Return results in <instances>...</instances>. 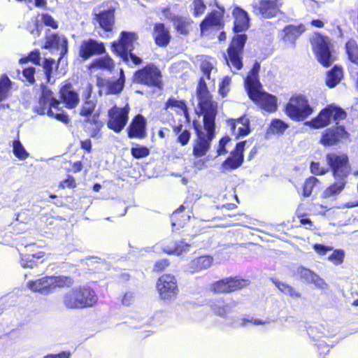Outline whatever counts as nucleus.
Instances as JSON below:
<instances>
[{"mask_svg": "<svg viewBox=\"0 0 358 358\" xmlns=\"http://www.w3.org/2000/svg\"><path fill=\"white\" fill-rule=\"evenodd\" d=\"M199 114L203 115V127L196 120L192 121L195 138L192 143V155L201 158L209 151L211 142L215 137V119L218 113V103L208 90L203 77L199 78L196 88Z\"/></svg>", "mask_w": 358, "mask_h": 358, "instance_id": "f257e3e1", "label": "nucleus"}, {"mask_svg": "<svg viewBox=\"0 0 358 358\" xmlns=\"http://www.w3.org/2000/svg\"><path fill=\"white\" fill-rule=\"evenodd\" d=\"M40 89L41 94L34 111L41 115H47L64 124H69V116L61 103H64V107L70 110L76 108L79 104V94L72 83L66 80L59 85V99L56 98L54 92L46 85L41 84Z\"/></svg>", "mask_w": 358, "mask_h": 358, "instance_id": "f03ea898", "label": "nucleus"}, {"mask_svg": "<svg viewBox=\"0 0 358 358\" xmlns=\"http://www.w3.org/2000/svg\"><path fill=\"white\" fill-rule=\"evenodd\" d=\"M328 171L334 180L323 192V198L327 199L341 194L346 187L348 179L352 174L350 157L343 152H329L325 157Z\"/></svg>", "mask_w": 358, "mask_h": 358, "instance_id": "7ed1b4c3", "label": "nucleus"}, {"mask_svg": "<svg viewBox=\"0 0 358 358\" xmlns=\"http://www.w3.org/2000/svg\"><path fill=\"white\" fill-rule=\"evenodd\" d=\"M261 65L255 61L244 78V87L248 97L261 110L269 113H274L278 109L277 97L263 90V86L259 78Z\"/></svg>", "mask_w": 358, "mask_h": 358, "instance_id": "20e7f679", "label": "nucleus"}, {"mask_svg": "<svg viewBox=\"0 0 358 358\" xmlns=\"http://www.w3.org/2000/svg\"><path fill=\"white\" fill-rule=\"evenodd\" d=\"M138 40L137 33L122 31L117 40L110 43L111 51L128 66H139L143 63V59L133 52L135 48L134 43Z\"/></svg>", "mask_w": 358, "mask_h": 358, "instance_id": "39448f33", "label": "nucleus"}, {"mask_svg": "<svg viewBox=\"0 0 358 358\" xmlns=\"http://www.w3.org/2000/svg\"><path fill=\"white\" fill-rule=\"evenodd\" d=\"M98 299L96 292L87 286L73 287L62 296L64 306L70 310L92 308L97 304Z\"/></svg>", "mask_w": 358, "mask_h": 358, "instance_id": "423d86ee", "label": "nucleus"}, {"mask_svg": "<svg viewBox=\"0 0 358 358\" xmlns=\"http://www.w3.org/2000/svg\"><path fill=\"white\" fill-rule=\"evenodd\" d=\"M347 113L342 108L334 104H327L317 115L304 125L312 129H320L329 126L333 122L336 123L347 118Z\"/></svg>", "mask_w": 358, "mask_h": 358, "instance_id": "0eeeda50", "label": "nucleus"}, {"mask_svg": "<svg viewBox=\"0 0 358 358\" xmlns=\"http://www.w3.org/2000/svg\"><path fill=\"white\" fill-rule=\"evenodd\" d=\"M310 45L315 59L323 67H329L335 61L334 45L329 36L315 33Z\"/></svg>", "mask_w": 358, "mask_h": 358, "instance_id": "6e6552de", "label": "nucleus"}, {"mask_svg": "<svg viewBox=\"0 0 358 358\" xmlns=\"http://www.w3.org/2000/svg\"><path fill=\"white\" fill-rule=\"evenodd\" d=\"M284 112L290 120L303 122L314 113V108L305 95L298 94L289 98L284 106Z\"/></svg>", "mask_w": 358, "mask_h": 358, "instance_id": "1a4fd4ad", "label": "nucleus"}, {"mask_svg": "<svg viewBox=\"0 0 358 358\" xmlns=\"http://www.w3.org/2000/svg\"><path fill=\"white\" fill-rule=\"evenodd\" d=\"M132 82L157 90H162L164 86L162 73L159 67L153 63H148L136 70L133 74Z\"/></svg>", "mask_w": 358, "mask_h": 358, "instance_id": "9d476101", "label": "nucleus"}, {"mask_svg": "<svg viewBox=\"0 0 358 358\" xmlns=\"http://www.w3.org/2000/svg\"><path fill=\"white\" fill-rule=\"evenodd\" d=\"M248 39L245 34H235L231 39L224 55L227 65L235 71H240L243 67L244 48Z\"/></svg>", "mask_w": 358, "mask_h": 358, "instance_id": "9b49d317", "label": "nucleus"}, {"mask_svg": "<svg viewBox=\"0 0 358 358\" xmlns=\"http://www.w3.org/2000/svg\"><path fill=\"white\" fill-rule=\"evenodd\" d=\"M156 289L161 300L168 302L173 301L179 294L176 277L170 273L162 275L157 280Z\"/></svg>", "mask_w": 358, "mask_h": 358, "instance_id": "f8f14e48", "label": "nucleus"}, {"mask_svg": "<svg viewBox=\"0 0 358 358\" xmlns=\"http://www.w3.org/2000/svg\"><path fill=\"white\" fill-rule=\"evenodd\" d=\"M248 280L240 276H229L213 282L210 289L217 294H230L243 289L249 285Z\"/></svg>", "mask_w": 358, "mask_h": 358, "instance_id": "ddd939ff", "label": "nucleus"}, {"mask_svg": "<svg viewBox=\"0 0 358 358\" xmlns=\"http://www.w3.org/2000/svg\"><path fill=\"white\" fill-rule=\"evenodd\" d=\"M350 138V133L343 124L338 122L334 125L327 128L322 133L319 143L324 147H334Z\"/></svg>", "mask_w": 358, "mask_h": 358, "instance_id": "4468645a", "label": "nucleus"}, {"mask_svg": "<svg viewBox=\"0 0 358 358\" xmlns=\"http://www.w3.org/2000/svg\"><path fill=\"white\" fill-rule=\"evenodd\" d=\"M130 108L129 105L120 108L116 105L108 110L107 127L115 133H120L127 125Z\"/></svg>", "mask_w": 358, "mask_h": 358, "instance_id": "2eb2a0df", "label": "nucleus"}, {"mask_svg": "<svg viewBox=\"0 0 358 358\" xmlns=\"http://www.w3.org/2000/svg\"><path fill=\"white\" fill-rule=\"evenodd\" d=\"M125 75L122 69H120L119 78L111 80L101 76L96 77V85L99 88V94L101 95H116L122 92L125 85Z\"/></svg>", "mask_w": 358, "mask_h": 358, "instance_id": "dca6fc26", "label": "nucleus"}, {"mask_svg": "<svg viewBox=\"0 0 358 358\" xmlns=\"http://www.w3.org/2000/svg\"><path fill=\"white\" fill-rule=\"evenodd\" d=\"M162 13L172 23L176 34L187 36L192 32L195 24L189 17L176 15L171 13L169 8H163Z\"/></svg>", "mask_w": 358, "mask_h": 358, "instance_id": "f3484780", "label": "nucleus"}, {"mask_svg": "<svg viewBox=\"0 0 358 358\" xmlns=\"http://www.w3.org/2000/svg\"><path fill=\"white\" fill-rule=\"evenodd\" d=\"M283 0H259L252 4V12L264 19H271L281 15Z\"/></svg>", "mask_w": 358, "mask_h": 358, "instance_id": "a211bd4d", "label": "nucleus"}, {"mask_svg": "<svg viewBox=\"0 0 358 358\" xmlns=\"http://www.w3.org/2000/svg\"><path fill=\"white\" fill-rule=\"evenodd\" d=\"M106 53L105 44L102 41L89 38L83 40L78 48V57L82 61H86L94 56Z\"/></svg>", "mask_w": 358, "mask_h": 358, "instance_id": "6ab92c4d", "label": "nucleus"}, {"mask_svg": "<svg viewBox=\"0 0 358 358\" xmlns=\"http://www.w3.org/2000/svg\"><path fill=\"white\" fill-rule=\"evenodd\" d=\"M224 9L221 7L208 12L199 24L201 36L205 35L211 28L222 29L224 26Z\"/></svg>", "mask_w": 358, "mask_h": 358, "instance_id": "aec40b11", "label": "nucleus"}, {"mask_svg": "<svg viewBox=\"0 0 358 358\" xmlns=\"http://www.w3.org/2000/svg\"><path fill=\"white\" fill-rule=\"evenodd\" d=\"M246 141L238 142L230 155L222 163V168L224 171H231L241 167L244 162V150Z\"/></svg>", "mask_w": 358, "mask_h": 358, "instance_id": "412c9836", "label": "nucleus"}, {"mask_svg": "<svg viewBox=\"0 0 358 358\" xmlns=\"http://www.w3.org/2000/svg\"><path fill=\"white\" fill-rule=\"evenodd\" d=\"M226 124L236 140L248 136L251 131L250 122L245 115L238 118L227 119Z\"/></svg>", "mask_w": 358, "mask_h": 358, "instance_id": "4be33fe9", "label": "nucleus"}, {"mask_svg": "<svg viewBox=\"0 0 358 358\" xmlns=\"http://www.w3.org/2000/svg\"><path fill=\"white\" fill-rule=\"evenodd\" d=\"M147 122L141 114H137L131 120L127 128L129 138L143 139L147 136Z\"/></svg>", "mask_w": 358, "mask_h": 358, "instance_id": "5701e85b", "label": "nucleus"}, {"mask_svg": "<svg viewBox=\"0 0 358 358\" xmlns=\"http://www.w3.org/2000/svg\"><path fill=\"white\" fill-rule=\"evenodd\" d=\"M163 110L169 113V110H173L177 115H182L187 122L190 121L189 109L187 101L185 99H178L174 96L167 99L163 106Z\"/></svg>", "mask_w": 358, "mask_h": 358, "instance_id": "b1692460", "label": "nucleus"}, {"mask_svg": "<svg viewBox=\"0 0 358 358\" xmlns=\"http://www.w3.org/2000/svg\"><path fill=\"white\" fill-rule=\"evenodd\" d=\"M115 63L114 59L108 54L105 53L103 56L96 57L93 59L86 66V69L87 73L90 75H92L98 70L112 72L115 69Z\"/></svg>", "mask_w": 358, "mask_h": 358, "instance_id": "393cba45", "label": "nucleus"}, {"mask_svg": "<svg viewBox=\"0 0 358 358\" xmlns=\"http://www.w3.org/2000/svg\"><path fill=\"white\" fill-rule=\"evenodd\" d=\"M306 29L305 25L302 23L297 25H286L281 31V41L294 46L297 39L305 32Z\"/></svg>", "mask_w": 358, "mask_h": 358, "instance_id": "a878e982", "label": "nucleus"}, {"mask_svg": "<svg viewBox=\"0 0 358 358\" xmlns=\"http://www.w3.org/2000/svg\"><path fill=\"white\" fill-rule=\"evenodd\" d=\"M152 38L157 46L166 48L171 41V35L168 27L163 22H156L153 25Z\"/></svg>", "mask_w": 358, "mask_h": 358, "instance_id": "bb28decb", "label": "nucleus"}, {"mask_svg": "<svg viewBox=\"0 0 358 358\" xmlns=\"http://www.w3.org/2000/svg\"><path fill=\"white\" fill-rule=\"evenodd\" d=\"M234 18L233 31L239 33L247 30L249 27L248 13L240 7H236L232 12Z\"/></svg>", "mask_w": 358, "mask_h": 358, "instance_id": "cd10ccee", "label": "nucleus"}, {"mask_svg": "<svg viewBox=\"0 0 358 358\" xmlns=\"http://www.w3.org/2000/svg\"><path fill=\"white\" fill-rule=\"evenodd\" d=\"M51 276H45L36 280H29L27 287L34 292L48 294L53 291Z\"/></svg>", "mask_w": 358, "mask_h": 358, "instance_id": "c85d7f7f", "label": "nucleus"}, {"mask_svg": "<svg viewBox=\"0 0 358 358\" xmlns=\"http://www.w3.org/2000/svg\"><path fill=\"white\" fill-rule=\"evenodd\" d=\"M94 19L98 22L100 27L106 32L113 29L115 24V10L108 9L95 14Z\"/></svg>", "mask_w": 358, "mask_h": 358, "instance_id": "c756f323", "label": "nucleus"}, {"mask_svg": "<svg viewBox=\"0 0 358 358\" xmlns=\"http://www.w3.org/2000/svg\"><path fill=\"white\" fill-rule=\"evenodd\" d=\"M236 304V301H228L227 299L222 297L212 301L210 307L215 314L222 317H227Z\"/></svg>", "mask_w": 358, "mask_h": 358, "instance_id": "7c9ffc66", "label": "nucleus"}, {"mask_svg": "<svg viewBox=\"0 0 358 358\" xmlns=\"http://www.w3.org/2000/svg\"><path fill=\"white\" fill-rule=\"evenodd\" d=\"M99 117L100 113L96 112L92 116L85 118L83 121L85 131L89 133L91 138L97 137L103 126V123L99 119Z\"/></svg>", "mask_w": 358, "mask_h": 358, "instance_id": "2f4dec72", "label": "nucleus"}, {"mask_svg": "<svg viewBox=\"0 0 358 358\" xmlns=\"http://www.w3.org/2000/svg\"><path fill=\"white\" fill-rule=\"evenodd\" d=\"M172 131L176 136V143L181 147L186 146L190 142L192 133L189 129L185 128L182 123L179 122L171 127Z\"/></svg>", "mask_w": 358, "mask_h": 358, "instance_id": "473e14b6", "label": "nucleus"}, {"mask_svg": "<svg viewBox=\"0 0 358 358\" xmlns=\"http://www.w3.org/2000/svg\"><path fill=\"white\" fill-rule=\"evenodd\" d=\"M344 71L341 65L335 64L326 73L325 84L329 88L338 85L343 78Z\"/></svg>", "mask_w": 358, "mask_h": 358, "instance_id": "72a5a7b5", "label": "nucleus"}, {"mask_svg": "<svg viewBox=\"0 0 358 358\" xmlns=\"http://www.w3.org/2000/svg\"><path fill=\"white\" fill-rule=\"evenodd\" d=\"M213 258L209 255H202L193 259L187 265V271L192 273L201 271L210 266Z\"/></svg>", "mask_w": 358, "mask_h": 358, "instance_id": "f704fd0d", "label": "nucleus"}, {"mask_svg": "<svg viewBox=\"0 0 358 358\" xmlns=\"http://www.w3.org/2000/svg\"><path fill=\"white\" fill-rule=\"evenodd\" d=\"M347 59L352 64L358 66V43L354 38H349L344 46Z\"/></svg>", "mask_w": 358, "mask_h": 358, "instance_id": "c9c22d12", "label": "nucleus"}, {"mask_svg": "<svg viewBox=\"0 0 358 358\" xmlns=\"http://www.w3.org/2000/svg\"><path fill=\"white\" fill-rule=\"evenodd\" d=\"M190 246L189 243L184 242L183 241H171L163 248V251L168 255H180L183 252L187 250Z\"/></svg>", "mask_w": 358, "mask_h": 358, "instance_id": "e433bc0d", "label": "nucleus"}, {"mask_svg": "<svg viewBox=\"0 0 358 358\" xmlns=\"http://www.w3.org/2000/svg\"><path fill=\"white\" fill-rule=\"evenodd\" d=\"M96 102L91 99V90L89 92L88 95L86 96L83 103H82L79 109V115L81 117L87 118L93 115L96 111Z\"/></svg>", "mask_w": 358, "mask_h": 358, "instance_id": "4c0bfd02", "label": "nucleus"}, {"mask_svg": "<svg viewBox=\"0 0 358 358\" xmlns=\"http://www.w3.org/2000/svg\"><path fill=\"white\" fill-rule=\"evenodd\" d=\"M289 127L288 123L280 119L274 118L271 120L267 128L266 134L268 135L282 136Z\"/></svg>", "mask_w": 358, "mask_h": 358, "instance_id": "58836bf2", "label": "nucleus"}, {"mask_svg": "<svg viewBox=\"0 0 358 358\" xmlns=\"http://www.w3.org/2000/svg\"><path fill=\"white\" fill-rule=\"evenodd\" d=\"M271 282L284 294L292 298H300L301 296V293L297 292L292 286L281 282L277 278H272Z\"/></svg>", "mask_w": 358, "mask_h": 358, "instance_id": "ea45409f", "label": "nucleus"}, {"mask_svg": "<svg viewBox=\"0 0 358 358\" xmlns=\"http://www.w3.org/2000/svg\"><path fill=\"white\" fill-rule=\"evenodd\" d=\"M320 182V180L313 176L308 177L302 185L301 196L309 197L313 192V188Z\"/></svg>", "mask_w": 358, "mask_h": 358, "instance_id": "a19ab883", "label": "nucleus"}, {"mask_svg": "<svg viewBox=\"0 0 358 358\" xmlns=\"http://www.w3.org/2000/svg\"><path fill=\"white\" fill-rule=\"evenodd\" d=\"M12 82L6 74L0 78V102L8 97V92L11 87Z\"/></svg>", "mask_w": 358, "mask_h": 358, "instance_id": "79ce46f5", "label": "nucleus"}, {"mask_svg": "<svg viewBox=\"0 0 358 358\" xmlns=\"http://www.w3.org/2000/svg\"><path fill=\"white\" fill-rule=\"evenodd\" d=\"M61 43L62 37L57 34H52L46 36L45 41L43 45L42 48L46 50L51 48L59 49Z\"/></svg>", "mask_w": 358, "mask_h": 358, "instance_id": "37998d69", "label": "nucleus"}, {"mask_svg": "<svg viewBox=\"0 0 358 358\" xmlns=\"http://www.w3.org/2000/svg\"><path fill=\"white\" fill-rule=\"evenodd\" d=\"M41 262L42 260L36 259L33 255H30L26 251L21 254L20 264L23 268H33Z\"/></svg>", "mask_w": 358, "mask_h": 358, "instance_id": "c03bdc74", "label": "nucleus"}, {"mask_svg": "<svg viewBox=\"0 0 358 358\" xmlns=\"http://www.w3.org/2000/svg\"><path fill=\"white\" fill-rule=\"evenodd\" d=\"M13 148L14 155L20 160H24L28 157L29 154L22 145L18 137L13 141Z\"/></svg>", "mask_w": 358, "mask_h": 358, "instance_id": "a18cd8bd", "label": "nucleus"}, {"mask_svg": "<svg viewBox=\"0 0 358 358\" xmlns=\"http://www.w3.org/2000/svg\"><path fill=\"white\" fill-rule=\"evenodd\" d=\"M150 154V149L138 143L131 148V155L134 159H142L147 157Z\"/></svg>", "mask_w": 358, "mask_h": 358, "instance_id": "49530a36", "label": "nucleus"}, {"mask_svg": "<svg viewBox=\"0 0 358 358\" xmlns=\"http://www.w3.org/2000/svg\"><path fill=\"white\" fill-rule=\"evenodd\" d=\"M299 273L301 278H303L308 282L316 283L317 280L322 281V280L315 273L305 267L299 268Z\"/></svg>", "mask_w": 358, "mask_h": 358, "instance_id": "de8ad7c7", "label": "nucleus"}, {"mask_svg": "<svg viewBox=\"0 0 358 358\" xmlns=\"http://www.w3.org/2000/svg\"><path fill=\"white\" fill-rule=\"evenodd\" d=\"M207 8L203 0H192V13L194 17H199L204 14Z\"/></svg>", "mask_w": 358, "mask_h": 358, "instance_id": "09e8293b", "label": "nucleus"}, {"mask_svg": "<svg viewBox=\"0 0 358 358\" xmlns=\"http://www.w3.org/2000/svg\"><path fill=\"white\" fill-rule=\"evenodd\" d=\"M52 282L53 284L52 288L53 290L56 287H69L72 283V280L71 278L67 276H51Z\"/></svg>", "mask_w": 358, "mask_h": 358, "instance_id": "8fccbe9b", "label": "nucleus"}, {"mask_svg": "<svg viewBox=\"0 0 358 358\" xmlns=\"http://www.w3.org/2000/svg\"><path fill=\"white\" fill-rule=\"evenodd\" d=\"M55 64V61L52 58H45L43 60V69L44 71L45 77L47 83L50 81V79L53 74V68Z\"/></svg>", "mask_w": 358, "mask_h": 358, "instance_id": "3c124183", "label": "nucleus"}, {"mask_svg": "<svg viewBox=\"0 0 358 358\" xmlns=\"http://www.w3.org/2000/svg\"><path fill=\"white\" fill-rule=\"evenodd\" d=\"M36 69L34 66L24 68L22 71L23 78L22 81L27 83L29 85H34L36 83L35 79Z\"/></svg>", "mask_w": 358, "mask_h": 358, "instance_id": "603ef678", "label": "nucleus"}, {"mask_svg": "<svg viewBox=\"0 0 358 358\" xmlns=\"http://www.w3.org/2000/svg\"><path fill=\"white\" fill-rule=\"evenodd\" d=\"M231 83V78L229 76H224L221 82L219 83L218 92L219 94L224 98L227 96L230 90V85Z\"/></svg>", "mask_w": 358, "mask_h": 358, "instance_id": "864d4df0", "label": "nucleus"}, {"mask_svg": "<svg viewBox=\"0 0 358 358\" xmlns=\"http://www.w3.org/2000/svg\"><path fill=\"white\" fill-rule=\"evenodd\" d=\"M185 209V207L181 205L177 210H176L171 215V222L173 226H176L178 227H182L185 221L186 220L185 218H183L181 220V215L180 213L182 211H183Z\"/></svg>", "mask_w": 358, "mask_h": 358, "instance_id": "5fc2aeb1", "label": "nucleus"}, {"mask_svg": "<svg viewBox=\"0 0 358 358\" xmlns=\"http://www.w3.org/2000/svg\"><path fill=\"white\" fill-rule=\"evenodd\" d=\"M24 251L30 255H33V256L36 257V259H39L41 260L45 256V252L41 250V248L37 246L35 243H31L26 245Z\"/></svg>", "mask_w": 358, "mask_h": 358, "instance_id": "6e6d98bb", "label": "nucleus"}, {"mask_svg": "<svg viewBox=\"0 0 358 358\" xmlns=\"http://www.w3.org/2000/svg\"><path fill=\"white\" fill-rule=\"evenodd\" d=\"M345 252L341 249H336L329 256L328 259L335 265H339L344 261Z\"/></svg>", "mask_w": 358, "mask_h": 358, "instance_id": "4d7b16f0", "label": "nucleus"}, {"mask_svg": "<svg viewBox=\"0 0 358 358\" xmlns=\"http://www.w3.org/2000/svg\"><path fill=\"white\" fill-rule=\"evenodd\" d=\"M76 187L77 182L76 181V179L71 175H68L66 176V178L62 180L58 185V188L62 189H64L66 188L74 189Z\"/></svg>", "mask_w": 358, "mask_h": 358, "instance_id": "13d9d810", "label": "nucleus"}, {"mask_svg": "<svg viewBox=\"0 0 358 358\" xmlns=\"http://www.w3.org/2000/svg\"><path fill=\"white\" fill-rule=\"evenodd\" d=\"M310 171L315 176H323L328 172V168H324L318 162H311Z\"/></svg>", "mask_w": 358, "mask_h": 358, "instance_id": "bf43d9fd", "label": "nucleus"}, {"mask_svg": "<svg viewBox=\"0 0 358 358\" xmlns=\"http://www.w3.org/2000/svg\"><path fill=\"white\" fill-rule=\"evenodd\" d=\"M231 141V138L228 136H223L219 140L218 145L216 150L217 156L224 155L228 151L226 148V145Z\"/></svg>", "mask_w": 358, "mask_h": 358, "instance_id": "052dcab7", "label": "nucleus"}, {"mask_svg": "<svg viewBox=\"0 0 358 358\" xmlns=\"http://www.w3.org/2000/svg\"><path fill=\"white\" fill-rule=\"evenodd\" d=\"M169 265L170 262L168 259H159L155 263L152 271L157 273H162L166 271Z\"/></svg>", "mask_w": 358, "mask_h": 358, "instance_id": "680f3d73", "label": "nucleus"}, {"mask_svg": "<svg viewBox=\"0 0 358 358\" xmlns=\"http://www.w3.org/2000/svg\"><path fill=\"white\" fill-rule=\"evenodd\" d=\"M42 22L48 27H50L54 29L58 28V23L55 20L53 17L48 13H44L42 15Z\"/></svg>", "mask_w": 358, "mask_h": 358, "instance_id": "e2e57ef3", "label": "nucleus"}, {"mask_svg": "<svg viewBox=\"0 0 358 358\" xmlns=\"http://www.w3.org/2000/svg\"><path fill=\"white\" fill-rule=\"evenodd\" d=\"M313 248L315 251L321 256L325 255L329 251H331L333 250L332 247L320 243H315L313 245Z\"/></svg>", "mask_w": 358, "mask_h": 358, "instance_id": "0e129e2a", "label": "nucleus"}, {"mask_svg": "<svg viewBox=\"0 0 358 358\" xmlns=\"http://www.w3.org/2000/svg\"><path fill=\"white\" fill-rule=\"evenodd\" d=\"M201 71L208 80L210 79L213 65L209 62H203L201 64Z\"/></svg>", "mask_w": 358, "mask_h": 358, "instance_id": "69168bd1", "label": "nucleus"}, {"mask_svg": "<svg viewBox=\"0 0 358 358\" xmlns=\"http://www.w3.org/2000/svg\"><path fill=\"white\" fill-rule=\"evenodd\" d=\"M68 39L66 36H62V43L61 45V52H60V56L57 61V63L59 64L62 59L67 54L68 52Z\"/></svg>", "mask_w": 358, "mask_h": 358, "instance_id": "338daca9", "label": "nucleus"}, {"mask_svg": "<svg viewBox=\"0 0 358 358\" xmlns=\"http://www.w3.org/2000/svg\"><path fill=\"white\" fill-rule=\"evenodd\" d=\"M28 57L30 58V62L33 64L35 65H40L41 54L38 50L36 49L30 52Z\"/></svg>", "mask_w": 358, "mask_h": 358, "instance_id": "774afa93", "label": "nucleus"}]
</instances>
